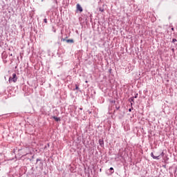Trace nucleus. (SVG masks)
I'll use <instances>...</instances> for the list:
<instances>
[{"label":"nucleus","mask_w":177,"mask_h":177,"mask_svg":"<svg viewBox=\"0 0 177 177\" xmlns=\"http://www.w3.org/2000/svg\"><path fill=\"white\" fill-rule=\"evenodd\" d=\"M163 157L164 156V152H161L160 151H158L156 152H155V157L154 158V160H160V157Z\"/></svg>","instance_id":"obj_1"},{"label":"nucleus","mask_w":177,"mask_h":177,"mask_svg":"<svg viewBox=\"0 0 177 177\" xmlns=\"http://www.w3.org/2000/svg\"><path fill=\"white\" fill-rule=\"evenodd\" d=\"M9 82L12 81V82H17V75L16 73L12 74V77H10L8 80Z\"/></svg>","instance_id":"obj_2"},{"label":"nucleus","mask_w":177,"mask_h":177,"mask_svg":"<svg viewBox=\"0 0 177 177\" xmlns=\"http://www.w3.org/2000/svg\"><path fill=\"white\" fill-rule=\"evenodd\" d=\"M76 10L77 12H80V13L83 12V9L82 7L81 6V5H80V3H77L76 5Z\"/></svg>","instance_id":"obj_3"},{"label":"nucleus","mask_w":177,"mask_h":177,"mask_svg":"<svg viewBox=\"0 0 177 177\" xmlns=\"http://www.w3.org/2000/svg\"><path fill=\"white\" fill-rule=\"evenodd\" d=\"M99 143H100V145L103 147V146H104V142L103 141L102 139H100L99 140Z\"/></svg>","instance_id":"obj_4"},{"label":"nucleus","mask_w":177,"mask_h":177,"mask_svg":"<svg viewBox=\"0 0 177 177\" xmlns=\"http://www.w3.org/2000/svg\"><path fill=\"white\" fill-rule=\"evenodd\" d=\"M66 41L68 44H74L73 39H66Z\"/></svg>","instance_id":"obj_5"},{"label":"nucleus","mask_w":177,"mask_h":177,"mask_svg":"<svg viewBox=\"0 0 177 177\" xmlns=\"http://www.w3.org/2000/svg\"><path fill=\"white\" fill-rule=\"evenodd\" d=\"M53 120H55V121H60V118H57L56 116H53Z\"/></svg>","instance_id":"obj_6"},{"label":"nucleus","mask_w":177,"mask_h":177,"mask_svg":"<svg viewBox=\"0 0 177 177\" xmlns=\"http://www.w3.org/2000/svg\"><path fill=\"white\" fill-rule=\"evenodd\" d=\"M151 157L154 159V157H156L155 156H154V153H153V152L151 153Z\"/></svg>","instance_id":"obj_7"},{"label":"nucleus","mask_w":177,"mask_h":177,"mask_svg":"<svg viewBox=\"0 0 177 177\" xmlns=\"http://www.w3.org/2000/svg\"><path fill=\"white\" fill-rule=\"evenodd\" d=\"M75 89H76V90L80 89V88L78 87V85H77V84L75 85Z\"/></svg>","instance_id":"obj_8"},{"label":"nucleus","mask_w":177,"mask_h":177,"mask_svg":"<svg viewBox=\"0 0 177 177\" xmlns=\"http://www.w3.org/2000/svg\"><path fill=\"white\" fill-rule=\"evenodd\" d=\"M44 23H46H46H48V19H44Z\"/></svg>","instance_id":"obj_9"},{"label":"nucleus","mask_w":177,"mask_h":177,"mask_svg":"<svg viewBox=\"0 0 177 177\" xmlns=\"http://www.w3.org/2000/svg\"><path fill=\"white\" fill-rule=\"evenodd\" d=\"M176 39H173L172 42H176Z\"/></svg>","instance_id":"obj_10"},{"label":"nucleus","mask_w":177,"mask_h":177,"mask_svg":"<svg viewBox=\"0 0 177 177\" xmlns=\"http://www.w3.org/2000/svg\"><path fill=\"white\" fill-rule=\"evenodd\" d=\"M110 171H114V169L113 167H111Z\"/></svg>","instance_id":"obj_11"},{"label":"nucleus","mask_w":177,"mask_h":177,"mask_svg":"<svg viewBox=\"0 0 177 177\" xmlns=\"http://www.w3.org/2000/svg\"><path fill=\"white\" fill-rule=\"evenodd\" d=\"M100 12H103V10L102 8H100Z\"/></svg>","instance_id":"obj_12"},{"label":"nucleus","mask_w":177,"mask_h":177,"mask_svg":"<svg viewBox=\"0 0 177 177\" xmlns=\"http://www.w3.org/2000/svg\"><path fill=\"white\" fill-rule=\"evenodd\" d=\"M171 30H172V31H174V30H175V29H174V28H171Z\"/></svg>","instance_id":"obj_13"},{"label":"nucleus","mask_w":177,"mask_h":177,"mask_svg":"<svg viewBox=\"0 0 177 177\" xmlns=\"http://www.w3.org/2000/svg\"><path fill=\"white\" fill-rule=\"evenodd\" d=\"M131 111V109H129V111Z\"/></svg>","instance_id":"obj_14"},{"label":"nucleus","mask_w":177,"mask_h":177,"mask_svg":"<svg viewBox=\"0 0 177 177\" xmlns=\"http://www.w3.org/2000/svg\"><path fill=\"white\" fill-rule=\"evenodd\" d=\"M63 41H66L64 39H63Z\"/></svg>","instance_id":"obj_15"}]
</instances>
